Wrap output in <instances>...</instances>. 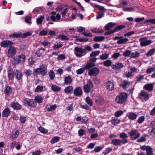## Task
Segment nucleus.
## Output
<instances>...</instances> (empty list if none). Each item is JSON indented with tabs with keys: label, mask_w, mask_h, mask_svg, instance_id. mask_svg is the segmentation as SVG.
Here are the masks:
<instances>
[{
	"label": "nucleus",
	"mask_w": 155,
	"mask_h": 155,
	"mask_svg": "<svg viewBox=\"0 0 155 155\" xmlns=\"http://www.w3.org/2000/svg\"><path fill=\"white\" fill-rule=\"evenodd\" d=\"M92 49V48L89 46L85 47L84 49L76 47L74 49V54L77 57L81 58L86 54V51H91Z\"/></svg>",
	"instance_id": "nucleus-1"
},
{
	"label": "nucleus",
	"mask_w": 155,
	"mask_h": 155,
	"mask_svg": "<svg viewBox=\"0 0 155 155\" xmlns=\"http://www.w3.org/2000/svg\"><path fill=\"white\" fill-rule=\"evenodd\" d=\"M127 98V94L125 92H121L116 96L115 101L118 104H122L125 103Z\"/></svg>",
	"instance_id": "nucleus-2"
},
{
	"label": "nucleus",
	"mask_w": 155,
	"mask_h": 155,
	"mask_svg": "<svg viewBox=\"0 0 155 155\" xmlns=\"http://www.w3.org/2000/svg\"><path fill=\"white\" fill-rule=\"evenodd\" d=\"M47 72V67L45 64H42L39 68H37L34 71V74L36 75L40 74L42 76L45 75Z\"/></svg>",
	"instance_id": "nucleus-3"
},
{
	"label": "nucleus",
	"mask_w": 155,
	"mask_h": 155,
	"mask_svg": "<svg viewBox=\"0 0 155 155\" xmlns=\"http://www.w3.org/2000/svg\"><path fill=\"white\" fill-rule=\"evenodd\" d=\"M56 10L57 11H61V14L62 17H64L66 15V13L68 12H72L73 10L72 9L70 8L68 6H59L56 8Z\"/></svg>",
	"instance_id": "nucleus-4"
},
{
	"label": "nucleus",
	"mask_w": 155,
	"mask_h": 155,
	"mask_svg": "<svg viewBox=\"0 0 155 155\" xmlns=\"http://www.w3.org/2000/svg\"><path fill=\"white\" fill-rule=\"evenodd\" d=\"M130 139L132 140H135L140 136V133L138 130L136 129L131 130L128 133Z\"/></svg>",
	"instance_id": "nucleus-5"
},
{
	"label": "nucleus",
	"mask_w": 155,
	"mask_h": 155,
	"mask_svg": "<svg viewBox=\"0 0 155 155\" xmlns=\"http://www.w3.org/2000/svg\"><path fill=\"white\" fill-rule=\"evenodd\" d=\"M114 40H118L117 43L118 45H123L127 43L129 39L127 38H124L123 36H115L113 38Z\"/></svg>",
	"instance_id": "nucleus-6"
},
{
	"label": "nucleus",
	"mask_w": 155,
	"mask_h": 155,
	"mask_svg": "<svg viewBox=\"0 0 155 155\" xmlns=\"http://www.w3.org/2000/svg\"><path fill=\"white\" fill-rule=\"evenodd\" d=\"M138 97L140 99L142 100L143 101H147L149 99L148 93L143 90H142L140 92Z\"/></svg>",
	"instance_id": "nucleus-7"
},
{
	"label": "nucleus",
	"mask_w": 155,
	"mask_h": 155,
	"mask_svg": "<svg viewBox=\"0 0 155 155\" xmlns=\"http://www.w3.org/2000/svg\"><path fill=\"white\" fill-rule=\"evenodd\" d=\"M128 142L127 139H123L122 140H120L117 139H115L112 140L111 143L115 146H119L121 143L124 144Z\"/></svg>",
	"instance_id": "nucleus-8"
},
{
	"label": "nucleus",
	"mask_w": 155,
	"mask_h": 155,
	"mask_svg": "<svg viewBox=\"0 0 155 155\" xmlns=\"http://www.w3.org/2000/svg\"><path fill=\"white\" fill-rule=\"evenodd\" d=\"M93 87V84L91 81L90 80H88L87 84L84 86V91L86 93H88Z\"/></svg>",
	"instance_id": "nucleus-9"
},
{
	"label": "nucleus",
	"mask_w": 155,
	"mask_h": 155,
	"mask_svg": "<svg viewBox=\"0 0 155 155\" xmlns=\"http://www.w3.org/2000/svg\"><path fill=\"white\" fill-rule=\"evenodd\" d=\"M140 45L142 46H146L149 45L152 43L153 41L150 40H147L144 38H141L140 39Z\"/></svg>",
	"instance_id": "nucleus-10"
},
{
	"label": "nucleus",
	"mask_w": 155,
	"mask_h": 155,
	"mask_svg": "<svg viewBox=\"0 0 155 155\" xmlns=\"http://www.w3.org/2000/svg\"><path fill=\"white\" fill-rule=\"evenodd\" d=\"M99 71L97 68L94 67L89 70L88 75L89 76H96L98 74Z\"/></svg>",
	"instance_id": "nucleus-11"
},
{
	"label": "nucleus",
	"mask_w": 155,
	"mask_h": 155,
	"mask_svg": "<svg viewBox=\"0 0 155 155\" xmlns=\"http://www.w3.org/2000/svg\"><path fill=\"white\" fill-rule=\"evenodd\" d=\"M24 102L27 104L30 107H35L37 106L36 103L32 99L28 98H25L24 100Z\"/></svg>",
	"instance_id": "nucleus-12"
},
{
	"label": "nucleus",
	"mask_w": 155,
	"mask_h": 155,
	"mask_svg": "<svg viewBox=\"0 0 155 155\" xmlns=\"http://www.w3.org/2000/svg\"><path fill=\"white\" fill-rule=\"evenodd\" d=\"M95 102L97 105H102L105 102L104 98L101 97L97 96L95 98Z\"/></svg>",
	"instance_id": "nucleus-13"
},
{
	"label": "nucleus",
	"mask_w": 155,
	"mask_h": 155,
	"mask_svg": "<svg viewBox=\"0 0 155 155\" xmlns=\"http://www.w3.org/2000/svg\"><path fill=\"white\" fill-rule=\"evenodd\" d=\"M16 49L12 46L10 47L8 50V56L9 57H12L16 54Z\"/></svg>",
	"instance_id": "nucleus-14"
},
{
	"label": "nucleus",
	"mask_w": 155,
	"mask_h": 155,
	"mask_svg": "<svg viewBox=\"0 0 155 155\" xmlns=\"http://www.w3.org/2000/svg\"><path fill=\"white\" fill-rule=\"evenodd\" d=\"M106 88L108 91H113L114 88V84L111 81H108L105 84Z\"/></svg>",
	"instance_id": "nucleus-15"
},
{
	"label": "nucleus",
	"mask_w": 155,
	"mask_h": 155,
	"mask_svg": "<svg viewBox=\"0 0 155 155\" xmlns=\"http://www.w3.org/2000/svg\"><path fill=\"white\" fill-rule=\"evenodd\" d=\"M126 26L123 25H120L118 26L117 27H116L113 30H110L109 31H108L109 33V35L112 34L114 33L117 32L120 30L123 29L125 28Z\"/></svg>",
	"instance_id": "nucleus-16"
},
{
	"label": "nucleus",
	"mask_w": 155,
	"mask_h": 155,
	"mask_svg": "<svg viewBox=\"0 0 155 155\" xmlns=\"http://www.w3.org/2000/svg\"><path fill=\"white\" fill-rule=\"evenodd\" d=\"M13 44V43L11 41L6 40L2 41L1 43V46L3 47H11Z\"/></svg>",
	"instance_id": "nucleus-17"
},
{
	"label": "nucleus",
	"mask_w": 155,
	"mask_h": 155,
	"mask_svg": "<svg viewBox=\"0 0 155 155\" xmlns=\"http://www.w3.org/2000/svg\"><path fill=\"white\" fill-rule=\"evenodd\" d=\"M129 119L131 120H135L136 119L137 114L133 112H130L128 113L127 115Z\"/></svg>",
	"instance_id": "nucleus-18"
},
{
	"label": "nucleus",
	"mask_w": 155,
	"mask_h": 155,
	"mask_svg": "<svg viewBox=\"0 0 155 155\" xmlns=\"http://www.w3.org/2000/svg\"><path fill=\"white\" fill-rule=\"evenodd\" d=\"M82 90L80 87H77L74 90V94L76 96H81L82 94Z\"/></svg>",
	"instance_id": "nucleus-19"
},
{
	"label": "nucleus",
	"mask_w": 155,
	"mask_h": 155,
	"mask_svg": "<svg viewBox=\"0 0 155 155\" xmlns=\"http://www.w3.org/2000/svg\"><path fill=\"white\" fill-rule=\"evenodd\" d=\"M132 85V82L124 80L121 84L123 88L124 89H126L128 88L130 86Z\"/></svg>",
	"instance_id": "nucleus-20"
},
{
	"label": "nucleus",
	"mask_w": 155,
	"mask_h": 155,
	"mask_svg": "<svg viewBox=\"0 0 155 155\" xmlns=\"http://www.w3.org/2000/svg\"><path fill=\"white\" fill-rule=\"evenodd\" d=\"M64 82L63 84L64 85H69L71 83L72 79L69 76H66L64 78Z\"/></svg>",
	"instance_id": "nucleus-21"
},
{
	"label": "nucleus",
	"mask_w": 155,
	"mask_h": 155,
	"mask_svg": "<svg viewBox=\"0 0 155 155\" xmlns=\"http://www.w3.org/2000/svg\"><path fill=\"white\" fill-rule=\"evenodd\" d=\"M124 67L123 64L117 62L113 64L112 65V68L116 70L120 69Z\"/></svg>",
	"instance_id": "nucleus-22"
},
{
	"label": "nucleus",
	"mask_w": 155,
	"mask_h": 155,
	"mask_svg": "<svg viewBox=\"0 0 155 155\" xmlns=\"http://www.w3.org/2000/svg\"><path fill=\"white\" fill-rule=\"evenodd\" d=\"M11 114V111L9 109L6 108L3 111L2 114L3 117H7L9 116Z\"/></svg>",
	"instance_id": "nucleus-23"
},
{
	"label": "nucleus",
	"mask_w": 155,
	"mask_h": 155,
	"mask_svg": "<svg viewBox=\"0 0 155 155\" xmlns=\"http://www.w3.org/2000/svg\"><path fill=\"white\" fill-rule=\"evenodd\" d=\"M11 107L16 110H20L21 108V106L19 104L15 102H12L11 104Z\"/></svg>",
	"instance_id": "nucleus-24"
},
{
	"label": "nucleus",
	"mask_w": 155,
	"mask_h": 155,
	"mask_svg": "<svg viewBox=\"0 0 155 155\" xmlns=\"http://www.w3.org/2000/svg\"><path fill=\"white\" fill-rule=\"evenodd\" d=\"M143 88L149 91H151L153 90V86L152 84L150 83L145 84Z\"/></svg>",
	"instance_id": "nucleus-25"
},
{
	"label": "nucleus",
	"mask_w": 155,
	"mask_h": 155,
	"mask_svg": "<svg viewBox=\"0 0 155 155\" xmlns=\"http://www.w3.org/2000/svg\"><path fill=\"white\" fill-rule=\"evenodd\" d=\"M116 25V23L113 22H110L106 25L104 26L105 29L106 30H108L112 28L113 27L115 26Z\"/></svg>",
	"instance_id": "nucleus-26"
},
{
	"label": "nucleus",
	"mask_w": 155,
	"mask_h": 155,
	"mask_svg": "<svg viewBox=\"0 0 155 155\" xmlns=\"http://www.w3.org/2000/svg\"><path fill=\"white\" fill-rule=\"evenodd\" d=\"M90 3L91 4V5L93 8H98L99 10L103 12H105L106 11V9L103 6L99 5H98L93 4L91 3Z\"/></svg>",
	"instance_id": "nucleus-27"
},
{
	"label": "nucleus",
	"mask_w": 155,
	"mask_h": 155,
	"mask_svg": "<svg viewBox=\"0 0 155 155\" xmlns=\"http://www.w3.org/2000/svg\"><path fill=\"white\" fill-rule=\"evenodd\" d=\"M18 58L20 64H22L25 61L26 58V56L25 55L21 54L19 55Z\"/></svg>",
	"instance_id": "nucleus-28"
},
{
	"label": "nucleus",
	"mask_w": 155,
	"mask_h": 155,
	"mask_svg": "<svg viewBox=\"0 0 155 155\" xmlns=\"http://www.w3.org/2000/svg\"><path fill=\"white\" fill-rule=\"evenodd\" d=\"M61 16L59 14H57L56 17L54 15H51V20L53 21H58L61 18Z\"/></svg>",
	"instance_id": "nucleus-29"
},
{
	"label": "nucleus",
	"mask_w": 155,
	"mask_h": 155,
	"mask_svg": "<svg viewBox=\"0 0 155 155\" xmlns=\"http://www.w3.org/2000/svg\"><path fill=\"white\" fill-rule=\"evenodd\" d=\"M8 77L9 80H12L14 79V72L12 70H9L8 71Z\"/></svg>",
	"instance_id": "nucleus-30"
},
{
	"label": "nucleus",
	"mask_w": 155,
	"mask_h": 155,
	"mask_svg": "<svg viewBox=\"0 0 155 155\" xmlns=\"http://www.w3.org/2000/svg\"><path fill=\"white\" fill-rule=\"evenodd\" d=\"M73 90V87L72 85H69L66 87L64 89V92L68 94L72 92Z\"/></svg>",
	"instance_id": "nucleus-31"
},
{
	"label": "nucleus",
	"mask_w": 155,
	"mask_h": 155,
	"mask_svg": "<svg viewBox=\"0 0 155 155\" xmlns=\"http://www.w3.org/2000/svg\"><path fill=\"white\" fill-rule=\"evenodd\" d=\"M95 66V64L94 63L90 62L86 64L84 68L85 70H90V68Z\"/></svg>",
	"instance_id": "nucleus-32"
},
{
	"label": "nucleus",
	"mask_w": 155,
	"mask_h": 155,
	"mask_svg": "<svg viewBox=\"0 0 155 155\" xmlns=\"http://www.w3.org/2000/svg\"><path fill=\"white\" fill-rule=\"evenodd\" d=\"M73 9V10L72 11V12L73 11L74 13L72 14L71 16V17H70L69 13L68 14V17L69 18L68 20L69 21H71L75 19L74 14H75L76 13V9L74 8Z\"/></svg>",
	"instance_id": "nucleus-33"
},
{
	"label": "nucleus",
	"mask_w": 155,
	"mask_h": 155,
	"mask_svg": "<svg viewBox=\"0 0 155 155\" xmlns=\"http://www.w3.org/2000/svg\"><path fill=\"white\" fill-rule=\"evenodd\" d=\"M148 137V135L146 134L142 135L138 139L137 141V142H144L146 140V138Z\"/></svg>",
	"instance_id": "nucleus-34"
},
{
	"label": "nucleus",
	"mask_w": 155,
	"mask_h": 155,
	"mask_svg": "<svg viewBox=\"0 0 155 155\" xmlns=\"http://www.w3.org/2000/svg\"><path fill=\"white\" fill-rule=\"evenodd\" d=\"M43 98L41 95H37L35 98V102L38 103H40L42 102Z\"/></svg>",
	"instance_id": "nucleus-35"
},
{
	"label": "nucleus",
	"mask_w": 155,
	"mask_h": 155,
	"mask_svg": "<svg viewBox=\"0 0 155 155\" xmlns=\"http://www.w3.org/2000/svg\"><path fill=\"white\" fill-rule=\"evenodd\" d=\"M15 75H16V78L18 80H21L22 77V75L21 73L18 70H16L15 72Z\"/></svg>",
	"instance_id": "nucleus-36"
},
{
	"label": "nucleus",
	"mask_w": 155,
	"mask_h": 155,
	"mask_svg": "<svg viewBox=\"0 0 155 155\" xmlns=\"http://www.w3.org/2000/svg\"><path fill=\"white\" fill-rule=\"evenodd\" d=\"M105 37L103 36H96L94 38L93 40L96 42H100L103 41Z\"/></svg>",
	"instance_id": "nucleus-37"
},
{
	"label": "nucleus",
	"mask_w": 155,
	"mask_h": 155,
	"mask_svg": "<svg viewBox=\"0 0 155 155\" xmlns=\"http://www.w3.org/2000/svg\"><path fill=\"white\" fill-rule=\"evenodd\" d=\"M48 75L51 80H53L55 78V74L53 70H51L48 72Z\"/></svg>",
	"instance_id": "nucleus-38"
},
{
	"label": "nucleus",
	"mask_w": 155,
	"mask_h": 155,
	"mask_svg": "<svg viewBox=\"0 0 155 155\" xmlns=\"http://www.w3.org/2000/svg\"><path fill=\"white\" fill-rule=\"evenodd\" d=\"M140 56V53L137 51H135L131 52L130 58H138Z\"/></svg>",
	"instance_id": "nucleus-39"
},
{
	"label": "nucleus",
	"mask_w": 155,
	"mask_h": 155,
	"mask_svg": "<svg viewBox=\"0 0 155 155\" xmlns=\"http://www.w3.org/2000/svg\"><path fill=\"white\" fill-rule=\"evenodd\" d=\"M56 107V105L54 104V105H51L49 107H46V109L48 111L50 112L54 110Z\"/></svg>",
	"instance_id": "nucleus-40"
},
{
	"label": "nucleus",
	"mask_w": 155,
	"mask_h": 155,
	"mask_svg": "<svg viewBox=\"0 0 155 155\" xmlns=\"http://www.w3.org/2000/svg\"><path fill=\"white\" fill-rule=\"evenodd\" d=\"M85 101L90 106H92L93 104V102L91 98L89 96L87 97L85 99Z\"/></svg>",
	"instance_id": "nucleus-41"
},
{
	"label": "nucleus",
	"mask_w": 155,
	"mask_h": 155,
	"mask_svg": "<svg viewBox=\"0 0 155 155\" xmlns=\"http://www.w3.org/2000/svg\"><path fill=\"white\" fill-rule=\"evenodd\" d=\"M60 139V137L58 136H55L53 137L51 140L50 143L51 144H54L58 141Z\"/></svg>",
	"instance_id": "nucleus-42"
},
{
	"label": "nucleus",
	"mask_w": 155,
	"mask_h": 155,
	"mask_svg": "<svg viewBox=\"0 0 155 155\" xmlns=\"http://www.w3.org/2000/svg\"><path fill=\"white\" fill-rule=\"evenodd\" d=\"M155 52V48H152L146 54V56L147 57H150L154 54Z\"/></svg>",
	"instance_id": "nucleus-43"
},
{
	"label": "nucleus",
	"mask_w": 155,
	"mask_h": 155,
	"mask_svg": "<svg viewBox=\"0 0 155 155\" xmlns=\"http://www.w3.org/2000/svg\"><path fill=\"white\" fill-rule=\"evenodd\" d=\"M51 88L53 91L55 92L59 91L61 90V87L55 85H52Z\"/></svg>",
	"instance_id": "nucleus-44"
},
{
	"label": "nucleus",
	"mask_w": 155,
	"mask_h": 155,
	"mask_svg": "<svg viewBox=\"0 0 155 155\" xmlns=\"http://www.w3.org/2000/svg\"><path fill=\"white\" fill-rule=\"evenodd\" d=\"M32 73V71L30 69H25L24 70V73L27 77L31 76Z\"/></svg>",
	"instance_id": "nucleus-45"
},
{
	"label": "nucleus",
	"mask_w": 155,
	"mask_h": 155,
	"mask_svg": "<svg viewBox=\"0 0 155 155\" xmlns=\"http://www.w3.org/2000/svg\"><path fill=\"white\" fill-rule=\"evenodd\" d=\"M45 51V49L42 48H40L37 51L36 54L38 57H40L41 56Z\"/></svg>",
	"instance_id": "nucleus-46"
},
{
	"label": "nucleus",
	"mask_w": 155,
	"mask_h": 155,
	"mask_svg": "<svg viewBox=\"0 0 155 155\" xmlns=\"http://www.w3.org/2000/svg\"><path fill=\"white\" fill-rule=\"evenodd\" d=\"M58 38L63 41H66L68 40L69 38L64 35H60L58 36Z\"/></svg>",
	"instance_id": "nucleus-47"
},
{
	"label": "nucleus",
	"mask_w": 155,
	"mask_h": 155,
	"mask_svg": "<svg viewBox=\"0 0 155 155\" xmlns=\"http://www.w3.org/2000/svg\"><path fill=\"white\" fill-rule=\"evenodd\" d=\"M112 62L111 60H107L105 61H104L103 62V64L104 65L107 67H108L111 65L112 64Z\"/></svg>",
	"instance_id": "nucleus-48"
},
{
	"label": "nucleus",
	"mask_w": 155,
	"mask_h": 155,
	"mask_svg": "<svg viewBox=\"0 0 155 155\" xmlns=\"http://www.w3.org/2000/svg\"><path fill=\"white\" fill-rule=\"evenodd\" d=\"M38 130L41 133L46 134L48 131L47 129H45L43 127L40 126L38 128Z\"/></svg>",
	"instance_id": "nucleus-49"
},
{
	"label": "nucleus",
	"mask_w": 155,
	"mask_h": 155,
	"mask_svg": "<svg viewBox=\"0 0 155 155\" xmlns=\"http://www.w3.org/2000/svg\"><path fill=\"white\" fill-rule=\"evenodd\" d=\"M123 114V111L122 110H119L116 111L114 113V116L116 117H120Z\"/></svg>",
	"instance_id": "nucleus-50"
},
{
	"label": "nucleus",
	"mask_w": 155,
	"mask_h": 155,
	"mask_svg": "<svg viewBox=\"0 0 155 155\" xmlns=\"http://www.w3.org/2000/svg\"><path fill=\"white\" fill-rule=\"evenodd\" d=\"M91 31L94 33H100L103 32V31L102 29L100 28H95L91 30Z\"/></svg>",
	"instance_id": "nucleus-51"
},
{
	"label": "nucleus",
	"mask_w": 155,
	"mask_h": 155,
	"mask_svg": "<svg viewBox=\"0 0 155 155\" xmlns=\"http://www.w3.org/2000/svg\"><path fill=\"white\" fill-rule=\"evenodd\" d=\"M120 121L119 119L117 118H114L110 120V122L111 124L113 125H116L119 124Z\"/></svg>",
	"instance_id": "nucleus-52"
},
{
	"label": "nucleus",
	"mask_w": 155,
	"mask_h": 155,
	"mask_svg": "<svg viewBox=\"0 0 155 155\" xmlns=\"http://www.w3.org/2000/svg\"><path fill=\"white\" fill-rule=\"evenodd\" d=\"M119 137L123 139H127L126 138H128V136L125 133L122 132L120 134Z\"/></svg>",
	"instance_id": "nucleus-53"
},
{
	"label": "nucleus",
	"mask_w": 155,
	"mask_h": 155,
	"mask_svg": "<svg viewBox=\"0 0 155 155\" xmlns=\"http://www.w3.org/2000/svg\"><path fill=\"white\" fill-rule=\"evenodd\" d=\"M109 57V54H104L100 56V58L102 60L107 59Z\"/></svg>",
	"instance_id": "nucleus-54"
},
{
	"label": "nucleus",
	"mask_w": 155,
	"mask_h": 155,
	"mask_svg": "<svg viewBox=\"0 0 155 155\" xmlns=\"http://www.w3.org/2000/svg\"><path fill=\"white\" fill-rule=\"evenodd\" d=\"M5 94L9 95L11 93V90L9 86L7 87L5 91Z\"/></svg>",
	"instance_id": "nucleus-55"
},
{
	"label": "nucleus",
	"mask_w": 155,
	"mask_h": 155,
	"mask_svg": "<svg viewBox=\"0 0 155 155\" xmlns=\"http://www.w3.org/2000/svg\"><path fill=\"white\" fill-rule=\"evenodd\" d=\"M147 155H153V151L152 148L149 147L147 150L146 152Z\"/></svg>",
	"instance_id": "nucleus-56"
},
{
	"label": "nucleus",
	"mask_w": 155,
	"mask_h": 155,
	"mask_svg": "<svg viewBox=\"0 0 155 155\" xmlns=\"http://www.w3.org/2000/svg\"><path fill=\"white\" fill-rule=\"evenodd\" d=\"M100 53V51H93L90 54V57H93L98 55Z\"/></svg>",
	"instance_id": "nucleus-57"
},
{
	"label": "nucleus",
	"mask_w": 155,
	"mask_h": 155,
	"mask_svg": "<svg viewBox=\"0 0 155 155\" xmlns=\"http://www.w3.org/2000/svg\"><path fill=\"white\" fill-rule=\"evenodd\" d=\"M131 52L129 50H126L123 54V55L125 57H130Z\"/></svg>",
	"instance_id": "nucleus-58"
},
{
	"label": "nucleus",
	"mask_w": 155,
	"mask_h": 155,
	"mask_svg": "<svg viewBox=\"0 0 155 155\" xmlns=\"http://www.w3.org/2000/svg\"><path fill=\"white\" fill-rule=\"evenodd\" d=\"M85 70L84 67L79 69L76 71V72L78 74H82Z\"/></svg>",
	"instance_id": "nucleus-59"
},
{
	"label": "nucleus",
	"mask_w": 155,
	"mask_h": 155,
	"mask_svg": "<svg viewBox=\"0 0 155 155\" xmlns=\"http://www.w3.org/2000/svg\"><path fill=\"white\" fill-rule=\"evenodd\" d=\"M44 17L42 16L38 18L36 20L37 23L38 24H41L42 23L43 20L44 19Z\"/></svg>",
	"instance_id": "nucleus-60"
},
{
	"label": "nucleus",
	"mask_w": 155,
	"mask_h": 155,
	"mask_svg": "<svg viewBox=\"0 0 155 155\" xmlns=\"http://www.w3.org/2000/svg\"><path fill=\"white\" fill-rule=\"evenodd\" d=\"M35 91L37 92H41L43 91V86L41 85H38L35 88Z\"/></svg>",
	"instance_id": "nucleus-61"
},
{
	"label": "nucleus",
	"mask_w": 155,
	"mask_h": 155,
	"mask_svg": "<svg viewBox=\"0 0 155 155\" xmlns=\"http://www.w3.org/2000/svg\"><path fill=\"white\" fill-rule=\"evenodd\" d=\"M63 46L62 44L61 43H57L54 45L53 46V48L55 50L58 49L61 47Z\"/></svg>",
	"instance_id": "nucleus-62"
},
{
	"label": "nucleus",
	"mask_w": 155,
	"mask_h": 155,
	"mask_svg": "<svg viewBox=\"0 0 155 155\" xmlns=\"http://www.w3.org/2000/svg\"><path fill=\"white\" fill-rule=\"evenodd\" d=\"M104 12H98L96 17V19H98L102 18L104 16Z\"/></svg>",
	"instance_id": "nucleus-63"
},
{
	"label": "nucleus",
	"mask_w": 155,
	"mask_h": 155,
	"mask_svg": "<svg viewBox=\"0 0 155 155\" xmlns=\"http://www.w3.org/2000/svg\"><path fill=\"white\" fill-rule=\"evenodd\" d=\"M148 132L150 135L153 136L155 134V128H153L151 130H149Z\"/></svg>",
	"instance_id": "nucleus-64"
}]
</instances>
